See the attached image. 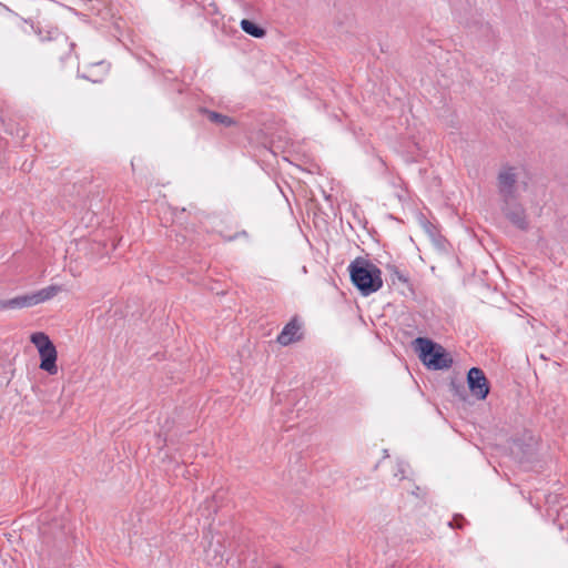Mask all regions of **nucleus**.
I'll return each instance as SVG.
<instances>
[{"mask_svg":"<svg viewBox=\"0 0 568 568\" xmlns=\"http://www.w3.org/2000/svg\"><path fill=\"white\" fill-rule=\"evenodd\" d=\"M351 278L363 295L378 291L383 285L381 270L371 262L356 260L349 265Z\"/></svg>","mask_w":568,"mask_h":568,"instance_id":"obj_1","label":"nucleus"},{"mask_svg":"<svg viewBox=\"0 0 568 568\" xmlns=\"http://www.w3.org/2000/svg\"><path fill=\"white\" fill-rule=\"evenodd\" d=\"M416 349L425 365L434 369H442L449 366L452 359L445 349L432 341L418 337L415 341Z\"/></svg>","mask_w":568,"mask_h":568,"instance_id":"obj_2","label":"nucleus"},{"mask_svg":"<svg viewBox=\"0 0 568 568\" xmlns=\"http://www.w3.org/2000/svg\"><path fill=\"white\" fill-rule=\"evenodd\" d=\"M31 342L37 347L40 355V368L47 373L54 375L58 373L57 367V349L49 336L42 332L33 333Z\"/></svg>","mask_w":568,"mask_h":568,"instance_id":"obj_3","label":"nucleus"},{"mask_svg":"<svg viewBox=\"0 0 568 568\" xmlns=\"http://www.w3.org/2000/svg\"><path fill=\"white\" fill-rule=\"evenodd\" d=\"M518 178V169L513 166L503 168L498 175L499 191L505 199L514 196V187Z\"/></svg>","mask_w":568,"mask_h":568,"instance_id":"obj_4","label":"nucleus"},{"mask_svg":"<svg viewBox=\"0 0 568 568\" xmlns=\"http://www.w3.org/2000/svg\"><path fill=\"white\" fill-rule=\"evenodd\" d=\"M468 385L470 392L479 399H484L487 397L489 393V387L487 384V379L481 369L473 367L468 372Z\"/></svg>","mask_w":568,"mask_h":568,"instance_id":"obj_5","label":"nucleus"},{"mask_svg":"<svg viewBox=\"0 0 568 568\" xmlns=\"http://www.w3.org/2000/svg\"><path fill=\"white\" fill-rule=\"evenodd\" d=\"M506 216L518 227L525 229L527 220L524 207L515 201V196L504 200L503 207Z\"/></svg>","mask_w":568,"mask_h":568,"instance_id":"obj_6","label":"nucleus"},{"mask_svg":"<svg viewBox=\"0 0 568 568\" xmlns=\"http://www.w3.org/2000/svg\"><path fill=\"white\" fill-rule=\"evenodd\" d=\"M61 291H62L61 286L50 285V286L43 287L37 292L29 293L31 304H32V306H36L38 304L44 303V302L53 298Z\"/></svg>","mask_w":568,"mask_h":568,"instance_id":"obj_7","label":"nucleus"},{"mask_svg":"<svg viewBox=\"0 0 568 568\" xmlns=\"http://www.w3.org/2000/svg\"><path fill=\"white\" fill-rule=\"evenodd\" d=\"M300 325L296 321H291L281 332L277 337V342L281 345H288L294 341L298 339Z\"/></svg>","mask_w":568,"mask_h":568,"instance_id":"obj_8","label":"nucleus"},{"mask_svg":"<svg viewBox=\"0 0 568 568\" xmlns=\"http://www.w3.org/2000/svg\"><path fill=\"white\" fill-rule=\"evenodd\" d=\"M27 307H32L29 294H24V295L16 296L13 298L0 301L1 310H20V308H27Z\"/></svg>","mask_w":568,"mask_h":568,"instance_id":"obj_9","label":"nucleus"},{"mask_svg":"<svg viewBox=\"0 0 568 568\" xmlns=\"http://www.w3.org/2000/svg\"><path fill=\"white\" fill-rule=\"evenodd\" d=\"M241 28L244 32L254 38H263L265 36V30L263 28L246 19L241 21Z\"/></svg>","mask_w":568,"mask_h":568,"instance_id":"obj_10","label":"nucleus"},{"mask_svg":"<svg viewBox=\"0 0 568 568\" xmlns=\"http://www.w3.org/2000/svg\"><path fill=\"white\" fill-rule=\"evenodd\" d=\"M209 119L212 122H215V123H219V124H222L225 126L233 124V120L231 118L220 114V113H216V112H210Z\"/></svg>","mask_w":568,"mask_h":568,"instance_id":"obj_11","label":"nucleus"},{"mask_svg":"<svg viewBox=\"0 0 568 568\" xmlns=\"http://www.w3.org/2000/svg\"><path fill=\"white\" fill-rule=\"evenodd\" d=\"M213 561H214L216 565H219V564L222 561V556H219V558H217V556H214Z\"/></svg>","mask_w":568,"mask_h":568,"instance_id":"obj_12","label":"nucleus"},{"mask_svg":"<svg viewBox=\"0 0 568 568\" xmlns=\"http://www.w3.org/2000/svg\"><path fill=\"white\" fill-rule=\"evenodd\" d=\"M455 523H456V526H457L458 528H460V527H462V523H460V521H458V518H456V519H455Z\"/></svg>","mask_w":568,"mask_h":568,"instance_id":"obj_13","label":"nucleus"}]
</instances>
